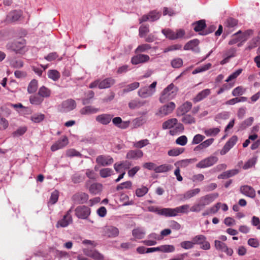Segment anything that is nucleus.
Listing matches in <instances>:
<instances>
[{"label": "nucleus", "mask_w": 260, "mask_h": 260, "mask_svg": "<svg viewBox=\"0 0 260 260\" xmlns=\"http://www.w3.org/2000/svg\"><path fill=\"white\" fill-rule=\"evenodd\" d=\"M177 90V88L175 87L174 84L171 83L162 91L159 99V102L161 103H165L173 99L176 95Z\"/></svg>", "instance_id": "nucleus-1"}, {"label": "nucleus", "mask_w": 260, "mask_h": 260, "mask_svg": "<svg viewBox=\"0 0 260 260\" xmlns=\"http://www.w3.org/2000/svg\"><path fill=\"white\" fill-rule=\"evenodd\" d=\"M157 82H153L149 86L141 87L138 91V94L142 98H147L152 96L156 92Z\"/></svg>", "instance_id": "nucleus-2"}, {"label": "nucleus", "mask_w": 260, "mask_h": 260, "mask_svg": "<svg viewBox=\"0 0 260 260\" xmlns=\"http://www.w3.org/2000/svg\"><path fill=\"white\" fill-rule=\"evenodd\" d=\"M25 41L23 39L14 41L7 45L8 50L15 52L16 53L23 54L25 52Z\"/></svg>", "instance_id": "nucleus-3"}, {"label": "nucleus", "mask_w": 260, "mask_h": 260, "mask_svg": "<svg viewBox=\"0 0 260 260\" xmlns=\"http://www.w3.org/2000/svg\"><path fill=\"white\" fill-rule=\"evenodd\" d=\"M218 160L217 156L210 155L200 160L196 164V167L200 169L209 168L216 164Z\"/></svg>", "instance_id": "nucleus-4"}, {"label": "nucleus", "mask_w": 260, "mask_h": 260, "mask_svg": "<svg viewBox=\"0 0 260 260\" xmlns=\"http://www.w3.org/2000/svg\"><path fill=\"white\" fill-rule=\"evenodd\" d=\"M194 245H199L200 248L205 250L210 249V244L207 240V238L203 235H198L193 237Z\"/></svg>", "instance_id": "nucleus-5"}, {"label": "nucleus", "mask_w": 260, "mask_h": 260, "mask_svg": "<svg viewBox=\"0 0 260 260\" xmlns=\"http://www.w3.org/2000/svg\"><path fill=\"white\" fill-rule=\"evenodd\" d=\"M75 215L79 219H86L89 216L91 210L89 207L85 205H80L76 207L75 210Z\"/></svg>", "instance_id": "nucleus-6"}, {"label": "nucleus", "mask_w": 260, "mask_h": 260, "mask_svg": "<svg viewBox=\"0 0 260 260\" xmlns=\"http://www.w3.org/2000/svg\"><path fill=\"white\" fill-rule=\"evenodd\" d=\"M72 209L73 207H72L71 209L67 211L62 219L57 221L56 224V227L57 228H59L60 227H67L73 222L72 217L71 214Z\"/></svg>", "instance_id": "nucleus-7"}, {"label": "nucleus", "mask_w": 260, "mask_h": 260, "mask_svg": "<svg viewBox=\"0 0 260 260\" xmlns=\"http://www.w3.org/2000/svg\"><path fill=\"white\" fill-rule=\"evenodd\" d=\"M189 208V205L186 204L177 207L175 208H168V217H174L178 215V213H188Z\"/></svg>", "instance_id": "nucleus-8"}, {"label": "nucleus", "mask_w": 260, "mask_h": 260, "mask_svg": "<svg viewBox=\"0 0 260 260\" xmlns=\"http://www.w3.org/2000/svg\"><path fill=\"white\" fill-rule=\"evenodd\" d=\"M77 104L76 101L72 99L63 101L60 105V111L61 112H68L75 109Z\"/></svg>", "instance_id": "nucleus-9"}, {"label": "nucleus", "mask_w": 260, "mask_h": 260, "mask_svg": "<svg viewBox=\"0 0 260 260\" xmlns=\"http://www.w3.org/2000/svg\"><path fill=\"white\" fill-rule=\"evenodd\" d=\"M161 13L156 10L151 11L148 14L144 15L140 19V23L147 21H155L159 19Z\"/></svg>", "instance_id": "nucleus-10"}, {"label": "nucleus", "mask_w": 260, "mask_h": 260, "mask_svg": "<svg viewBox=\"0 0 260 260\" xmlns=\"http://www.w3.org/2000/svg\"><path fill=\"white\" fill-rule=\"evenodd\" d=\"M176 105L173 102H171L167 105H164L159 109L158 114L161 116H166L172 112L175 108Z\"/></svg>", "instance_id": "nucleus-11"}, {"label": "nucleus", "mask_w": 260, "mask_h": 260, "mask_svg": "<svg viewBox=\"0 0 260 260\" xmlns=\"http://www.w3.org/2000/svg\"><path fill=\"white\" fill-rule=\"evenodd\" d=\"M239 191L243 195L252 199L254 198L256 196L254 189L248 185H242L240 187Z\"/></svg>", "instance_id": "nucleus-12"}, {"label": "nucleus", "mask_w": 260, "mask_h": 260, "mask_svg": "<svg viewBox=\"0 0 260 260\" xmlns=\"http://www.w3.org/2000/svg\"><path fill=\"white\" fill-rule=\"evenodd\" d=\"M113 161V158L109 155H101L96 158V162L102 166H110Z\"/></svg>", "instance_id": "nucleus-13"}, {"label": "nucleus", "mask_w": 260, "mask_h": 260, "mask_svg": "<svg viewBox=\"0 0 260 260\" xmlns=\"http://www.w3.org/2000/svg\"><path fill=\"white\" fill-rule=\"evenodd\" d=\"M237 141V136H233L225 144L220 152V154L221 155L225 154L236 144Z\"/></svg>", "instance_id": "nucleus-14"}, {"label": "nucleus", "mask_w": 260, "mask_h": 260, "mask_svg": "<svg viewBox=\"0 0 260 260\" xmlns=\"http://www.w3.org/2000/svg\"><path fill=\"white\" fill-rule=\"evenodd\" d=\"M150 59V57L148 55L143 54H138L134 56L131 58V63L133 64H138L139 63H143L148 61Z\"/></svg>", "instance_id": "nucleus-15"}, {"label": "nucleus", "mask_w": 260, "mask_h": 260, "mask_svg": "<svg viewBox=\"0 0 260 260\" xmlns=\"http://www.w3.org/2000/svg\"><path fill=\"white\" fill-rule=\"evenodd\" d=\"M199 41L198 39H193L188 42L184 46V50H191L195 52H199L200 48L198 47Z\"/></svg>", "instance_id": "nucleus-16"}, {"label": "nucleus", "mask_w": 260, "mask_h": 260, "mask_svg": "<svg viewBox=\"0 0 260 260\" xmlns=\"http://www.w3.org/2000/svg\"><path fill=\"white\" fill-rule=\"evenodd\" d=\"M113 117V115L112 114H102L98 115L95 117V120L98 122L103 125H107L111 122Z\"/></svg>", "instance_id": "nucleus-17"}, {"label": "nucleus", "mask_w": 260, "mask_h": 260, "mask_svg": "<svg viewBox=\"0 0 260 260\" xmlns=\"http://www.w3.org/2000/svg\"><path fill=\"white\" fill-rule=\"evenodd\" d=\"M88 199V195L84 192H78L75 194L72 200L75 203L84 204L86 203Z\"/></svg>", "instance_id": "nucleus-18"}, {"label": "nucleus", "mask_w": 260, "mask_h": 260, "mask_svg": "<svg viewBox=\"0 0 260 260\" xmlns=\"http://www.w3.org/2000/svg\"><path fill=\"white\" fill-rule=\"evenodd\" d=\"M84 253L94 260H103L104 258V255L96 250L84 249Z\"/></svg>", "instance_id": "nucleus-19"}, {"label": "nucleus", "mask_w": 260, "mask_h": 260, "mask_svg": "<svg viewBox=\"0 0 260 260\" xmlns=\"http://www.w3.org/2000/svg\"><path fill=\"white\" fill-rule=\"evenodd\" d=\"M143 152L140 149L131 150L127 152L126 158L129 159H138L142 157Z\"/></svg>", "instance_id": "nucleus-20"}, {"label": "nucleus", "mask_w": 260, "mask_h": 260, "mask_svg": "<svg viewBox=\"0 0 260 260\" xmlns=\"http://www.w3.org/2000/svg\"><path fill=\"white\" fill-rule=\"evenodd\" d=\"M68 143V138L64 137L61 139L58 140L51 147V150L52 151H56L59 149L63 148Z\"/></svg>", "instance_id": "nucleus-21"}, {"label": "nucleus", "mask_w": 260, "mask_h": 260, "mask_svg": "<svg viewBox=\"0 0 260 260\" xmlns=\"http://www.w3.org/2000/svg\"><path fill=\"white\" fill-rule=\"evenodd\" d=\"M192 107L191 102L186 101L180 106L177 109L178 115H183L188 112Z\"/></svg>", "instance_id": "nucleus-22"}, {"label": "nucleus", "mask_w": 260, "mask_h": 260, "mask_svg": "<svg viewBox=\"0 0 260 260\" xmlns=\"http://www.w3.org/2000/svg\"><path fill=\"white\" fill-rule=\"evenodd\" d=\"M214 141V138H210L207 139L206 140L203 142L202 141V143H201L200 144H199L198 145L194 147L193 150L194 151H199L201 150L205 149L209 147L210 146H211L213 144Z\"/></svg>", "instance_id": "nucleus-23"}, {"label": "nucleus", "mask_w": 260, "mask_h": 260, "mask_svg": "<svg viewBox=\"0 0 260 260\" xmlns=\"http://www.w3.org/2000/svg\"><path fill=\"white\" fill-rule=\"evenodd\" d=\"M211 93L210 89H205L200 92L193 99L192 101L194 103L199 102L202 100L205 99Z\"/></svg>", "instance_id": "nucleus-24"}, {"label": "nucleus", "mask_w": 260, "mask_h": 260, "mask_svg": "<svg viewBox=\"0 0 260 260\" xmlns=\"http://www.w3.org/2000/svg\"><path fill=\"white\" fill-rule=\"evenodd\" d=\"M148 210L149 212L156 213L157 214L165 217H168V208H164L162 209H159L158 207L155 206H149L148 207Z\"/></svg>", "instance_id": "nucleus-25"}, {"label": "nucleus", "mask_w": 260, "mask_h": 260, "mask_svg": "<svg viewBox=\"0 0 260 260\" xmlns=\"http://www.w3.org/2000/svg\"><path fill=\"white\" fill-rule=\"evenodd\" d=\"M146 234L145 229L143 227H137L132 231V235L137 239H143Z\"/></svg>", "instance_id": "nucleus-26"}, {"label": "nucleus", "mask_w": 260, "mask_h": 260, "mask_svg": "<svg viewBox=\"0 0 260 260\" xmlns=\"http://www.w3.org/2000/svg\"><path fill=\"white\" fill-rule=\"evenodd\" d=\"M214 199L213 194H207L201 197L199 200V203L204 208L209 205Z\"/></svg>", "instance_id": "nucleus-27"}, {"label": "nucleus", "mask_w": 260, "mask_h": 260, "mask_svg": "<svg viewBox=\"0 0 260 260\" xmlns=\"http://www.w3.org/2000/svg\"><path fill=\"white\" fill-rule=\"evenodd\" d=\"M115 83V80L112 78H107L102 81H100L99 85L100 89H105L110 87Z\"/></svg>", "instance_id": "nucleus-28"}, {"label": "nucleus", "mask_w": 260, "mask_h": 260, "mask_svg": "<svg viewBox=\"0 0 260 260\" xmlns=\"http://www.w3.org/2000/svg\"><path fill=\"white\" fill-rule=\"evenodd\" d=\"M98 108H94L91 106H86L80 109V112L82 115H89L96 113L99 112Z\"/></svg>", "instance_id": "nucleus-29"}, {"label": "nucleus", "mask_w": 260, "mask_h": 260, "mask_svg": "<svg viewBox=\"0 0 260 260\" xmlns=\"http://www.w3.org/2000/svg\"><path fill=\"white\" fill-rule=\"evenodd\" d=\"M193 26V30L196 32L202 31L206 27V21L204 19H202L193 22L192 24Z\"/></svg>", "instance_id": "nucleus-30"}, {"label": "nucleus", "mask_w": 260, "mask_h": 260, "mask_svg": "<svg viewBox=\"0 0 260 260\" xmlns=\"http://www.w3.org/2000/svg\"><path fill=\"white\" fill-rule=\"evenodd\" d=\"M105 232L109 237H115L119 234V230L113 226H108L105 229Z\"/></svg>", "instance_id": "nucleus-31"}, {"label": "nucleus", "mask_w": 260, "mask_h": 260, "mask_svg": "<svg viewBox=\"0 0 260 260\" xmlns=\"http://www.w3.org/2000/svg\"><path fill=\"white\" fill-rule=\"evenodd\" d=\"M103 189V185L100 183H94L92 184L89 188L90 192L93 194H97L100 193Z\"/></svg>", "instance_id": "nucleus-32"}, {"label": "nucleus", "mask_w": 260, "mask_h": 260, "mask_svg": "<svg viewBox=\"0 0 260 260\" xmlns=\"http://www.w3.org/2000/svg\"><path fill=\"white\" fill-rule=\"evenodd\" d=\"M238 24V20L235 18H228L224 22L225 28L234 29Z\"/></svg>", "instance_id": "nucleus-33"}, {"label": "nucleus", "mask_w": 260, "mask_h": 260, "mask_svg": "<svg viewBox=\"0 0 260 260\" xmlns=\"http://www.w3.org/2000/svg\"><path fill=\"white\" fill-rule=\"evenodd\" d=\"M38 94L44 99L50 96L51 90L46 87L42 86L39 88Z\"/></svg>", "instance_id": "nucleus-34"}, {"label": "nucleus", "mask_w": 260, "mask_h": 260, "mask_svg": "<svg viewBox=\"0 0 260 260\" xmlns=\"http://www.w3.org/2000/svg\"><path fill=\"white\" fill-rule=\"evenodd\" d=\"M253 121L254 118L252 117H250L249 118H247L246 119H245V120H244L241 123L239 124V129L243 130L246 129L247 127L251 125Z\"/></svg>", "instance_id": "nucleus-35"}, {"label": "nucleus", "mask_w": 260, "mask_h": 260, "mask_svg": "<svg viewBox=\"0 0 260 260\" xmlns=\"http://www.w3.org/2000/svg\"><path fill=\"white\" fill-rule=\"evenodd\" d=\"M230 116V113L228 111H223L216 114L214 117L215 121L220 122V120L228 119Z\"/></svg>", "instance_id": "nucleus-36"}, {"label": "nucleus", "mask_w": 260, "mask_h": 260, "mask_svg": "<svg viewBox=\"0 0 260 260\" xmlns=\"http://www.w3.org/2000/svg\"><path fill=\"white\" fill-rule=\"evenodd\" d=\"M177 119L176 118H172L165 121L162 125V128L164 129H170L173 127L177 124Z\"/></svg>", "instance_id": "nucleus-37"}, {"label": "nucleus", "mask_w": 260, "mask_h": 260, "mask_svg": "<svg viewBox=\"0 0 260 260\" xmlns=\"http://www.w3.org/2000/svg\"><path fill=\"white\" fill-rule=\"evenodd\" d=\"M200 192V188H196L191 189L186 191L183 195L184 199L185 200H188L191 198L196 196Z\"/></svg>", "instance_id": "nucleus-38"}, {"label": "nucleus", "mask_w": 260, "mask_h": 260, "mask_svg": "<svg viewBox=\"0 0 260 260\" xmlns=\"http://www.w3.org/2000/svg\"><path fill=\"white\" fill-rule=\"evenodd\" d=\"M145 102H141L137 100H134L130 101L128 103V107L131 109H135L143 106Z\"/></svg>", "instance_id": "nucleus-39"}, {"label": "nucleus", "mask_w": 260, "mask_h": 260, "mask_svg": "<svg viewBox=\"0 0 260 260\" xmlns=\"http://www.w3.org/2000/svg\"><path fill=\"white\" fill-rule=\"evenodd\" d=\"M38 88V81L33 79L29 83L27 87V91L29 93H32L35 92Z\"/></svg>", "instance_id": "nucleus-40"}, {"label": "nucleus", "mask_w": 260, "mask_h": 260, "mask_svg": "<svg viewBox=\"0 0 260 260\" xmlns=\"http://www.w3.org/2000/svg\"><path fill=\"white\" fill-rule=\"evenodd\" d=\"M172 167L170 165H161L159 166H156L155 172L156 173H163L168 172L172 169Z\"/></svg>", "instance_id": "nucleus-41"}, {"label": "nucleus", "mask_w": 260, "mask_h": 260, "mask_svg": "<svg viewBox=\"0 0 260 260\" xmlns=\"http://www.w3.org/2000/svg\"><path fill=\"white\" fill-rule=\"evenodd\" d=\"M44 99L39 95H33L30 96L29 101L32 105H39L43 102Z\"/></svg>", "instance_id": "nucleus-42"}, {"label": "nucleus", "mask_w": 260, "mask_h": 260, "mask_svg": "<svg viewBox=\"0 0 260 260\" xmlns=\"http://www.w3.org/2000/svg\"><path fill=\"white\" fill-rule=\"evenodd\" d=\"M140 85V83L138 82H134L131 84L127 85L126 87L123 89V93H127L130 91H133L135 89H137Z\"/></svg>", "instance_id": "nucleus-43"}, {"label": "nucleus", "mask_w": 260, "mask_h": 260, "mask_svg": "<svg viewBox=\"0 0 260 260\" xmlns=\"http://www.w3.org/2000/svg\"><path fill=\"white\" fill-rule=\"evenodd\" d=\"M220 131L219 128L215 127L205 129L204 132L207 136L210 137L216 136L220 132Z\"/></svg>", "instance_id": "nucleus-44"}, {"label": "nucleus", "mask_w": 260, "mask_h": 260, "mask_svg": "<svg viewBox=\"0 0 260 260\" xmlns=\"http://www.w3.org/2000/svg\"><path fill=\"white\" fill-rule=\"evenodd\" d=\"M48 78L54 81H57L60 77L59 73L55 70H50L48 72Z\"/></svg>", "instance_id": "nucleus-45"}, {"label": "nucleus", "mask_w": 260, "mask_h": 260, "mask_svg": "<svg viewBox=\"0 0 260 260\" xmlns=\"http://www.w3.org/2000/svg\"><path fill=\"white\" fill-rule=\"evenodd\" d=\"M113 173V171L112 169L106 168L102 169L100 171V175L102 178H107L111 176Z\"/></svg>", "instance_id": "nucleus-46"}, {"label": "nucleus", "mask_w": 260, "mask_h": 260, "mask_svg": "<svg viewBox=\"0 0 260 260\" xmlns=\"http://www.w3.org/2000/svg\"><path fill=\"white\" fill-rule=\"evenodd\" d=\"M149 144V140L147 139L135 142L133 143V146L138 149L142 148Z\"/></svg>", "instance_id": "nucleus-47"}, {"label": "nucleus", "mask_w": 260, "mask_h": 260, "mask_svg": "<svg viewBox=\"0 0 260 260\" xmlns=\"http://www.w3.org/2000/svg\"><path fill=\"white\" fill-rule=\"evenodd\" d=\"M45 119V115L41 113H36L33 114L30 119L35 123H40Z\"/></svg>", "instance_id": "nucleus-48"}, {"label": "nucleus", "mask_w": 260, "mask_h": 260, "mask_svg": "<svg viewBox=\"0 0 260 260\" xmlns=\"http://www.w3.org/2000/svg\"><path fill=\"white\" fill-rule=\"evenodd\" d=\"M160 252L169 253L175 251V247L172 245H163L159 246Z\"/></svg>", "instance_id": "nucleus-49"}, {"label": "nucleus", "mask_w": 260, "mask_h": 260, "mask_svg": "<svg viewBox=\"0 0 260 260\" xmlns=\"http://www.w3.org/2000/svg\"><path fill=\"white\" fill-rule=\"evenodd\" d=\"M162 33L168 39L170 40H175V32L170 29H164L161 30Z\"/></svg>", "instance_id": "nucleus-50"}, {"label": "nucleus", "mask_w": 260, "mask_h": 260, "mask_svg": "<svg viewBox=\"0 0 260 260\" xmlns=\"http://www.w3.org/2000/svg\"><path fill=\"white\" fill-rule=\"evenodd\" d=\"M260 42V38L259 37H256L253 38L248 43V45L247 47V49L248 50H251L254 48H255L257 45Z\"/></svg>", "instance_id": "nucleus-51"}, {"label": "nucleus", "mask_w": 260, "mask_h": 260, "mask_svg": "<svg viewBox=\"0 0 260 260\" xmlns=\"http://www.w3.org/2000/svg\"><path fill=\"white\" fill-rule=\"evenodd\" d=\"M151 48V45L148 44H143L139 45L135 50V53L144 52Z\"/></svg>", "instance_id": "nucleus-52"}, {"label": "nucleus", "mask_w": 260, "mask_h": 260, "mask_svg": "<svg viewBox=\"0 0 260 260\" xmlns=\"http://www.w3.org/2000/svg\"><path fill=\"white\" fill-rule=\"evenodd\" d=\"M184 149L183 148H175L169 150L168 154L171 156H176L182 153Z\"/></svg>", "instance_id": "nucleus-53"}, {"label": "nucleus", "mask_w": 260, "mask_h": 260, "mask_svg": "<svg viewBox=\"0 0 260 260\" xmlns=\"http://www.w3.org/2000/svg\"><path fill=\"white\" fill-rule=\"evenodd\" d=\"M10 66L14 68H21L23 66V62L21 59H13L10 61Z\"/></svg>", "instance_id": "nucleus-54"}, {"label": "nucleus", "mask_w": 260, "mask_h": 260, "mask_svg": "<svg viewBox=\"0 0 260 260\" xmlns=\"http://www.w3.org/2000/svg\"><path fill=\"white\" fill-rule=\"evenodd\" d=\"M256 162V158L253 157L249 159L243 165L242 168L243 170H247L255 166Z\"/></svg>", "instance_id": "nucleus-55"}, {"label": "nucleus", "mask_w": 260, "mask_h": 260, "mask_svg": "<svg viewBox=\"0 0 260 260\" xmlns=\"http://www.w3.org/2000/svg\"><path fill=\"white\" fill-rule=\"evenodd\" d=\"M132 182L130 181H127L118 184L116 187V190L119 191L123 189H130L132 187Z\"/></svg>", "instance_id": "nucleus-56"}, {"label": "nucleus", "mask_w": 260, "mask_h": 260, "mask_svg": "<svg viewBox=\"0 0 260 260\" xmlns=\"http://www.w3.org/2000/svg\"><path fill=\"white\" fill-rule=\"evenodd\" d=\"M182 121L185 124H192L196 122L195 119L189 114H184L182 118Z\"/></svg>", "instance_id": "nucleus-57"}, {"label": "nucleus", "mask_w": 260, "mask_h": 260, "mask_svg": "<svg viewBox=\"0 0 260 260\" xmlns=\"http://www.w3.org/2000/svg\"><path fill=\"white\" fill-rule=\"evenodd\" d=\"M84 179V176L78 173H76L72 176V180L74 183H79L83 182Z\"/></svg>", "instance_id": "nucleus-58"}, {"label": "nucleus", "mask_w": 260, "mask_h": 260, "mask_svg": "<svg viewBox=\"0 0 260 260\" xmlns=\"http://www.w3.org/2000/svg\"><path fill=\"white\" fill-rule=\"evenodd\" d=\"M171 64L173 68H179L183 65V60L180 58H175L171 61Z\"/></svg>", "instance_id": "nucleus-59"}, {"label": "nucleus", "mask_w": 260, "mask_h": 260, "mask_svg": "<svg viewBox=\"0 0 260 260\" xmlns=\"http://www.w3.org/2000/svg\"><path fill=\"white\" fill-rule=\"evenodd\" d=\"M214 244L215 248L217 250L221 251V252H223L227 246L225 243L217 240H215Z\"/></svg>", "instance_id": "nucleus-60"}, {"label": "nucleus", "mask_w": 260, "mask_h": 260, "mask_svg": "<svg viewBox=\"0 0 260 260\" xmlns=\"http://www.w3.org/2000/svg\"><path fill=\"white\" fill-rule=\"evenodd\" d=\"M148 191V188L146 186H142L137 188L136 190V194L138 197H142L145 195Z\"/></svg>", "instance_id": "nucleus-61"}, {"label": "nucleus", "mask_w": 260, "mask_h": 260, "mask_svg": "<svg viewBox=\"0 0 260 260\" xmlns=\"http://www.w3.org/2000/svg\"><path fill=\"white\" fill-rule=\"evenodd\" d=\"M205 138V137L204 136L201 134H197L193 137L191 144L192 145L200 144Z\"/></svg>", "instance_id": "nucleus-62"}, {"label": "nucleus", "mask_w": 260, "mask_h": 260, "mask_svg": "<svg viewBox=\"0 0 260 260\" xmlns=\"http://www.w3.org/2000/svg\"><path fill=\"white\" fill-rule=\"evenodd\" d=\"M194 245V244L193 241V238L192 239L191 241H184L180 243L181 247L185 249H191L193 247Z\"/></svg>", "instance_id": "nucleus-63"}, {"label": "nucleus", "mask_w": 260, "mask_h": 260, "mask_svg": "<svg viewBox=\"0 0 260 260\" xmlns=\"http://www.w3.org/2000/svg\"><path fill=\"white\" fill-rule=\"evenodd\" d=\"M149 31V27L147 25H141L139 29V36L140 38L144 37L146 34Z\"/></svg>", "instance_id": "nucleus-64"}]
</instances>
